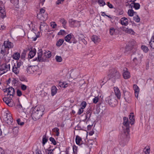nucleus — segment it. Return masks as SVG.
Here are the masks:
<instances>
[{
	"label": "nucleus",
	"mask_w": 154,
	"mask_h": 154,
	"mask_svg": "<svg viewBox=\"0 0 154 154\" xmlns=\"http://www.w3.org/2000/svg\"><path fill=\"white\" fill-rule=\"evenodd\" d=\"M45 108L42 106H35L33 109L32 116L35 119H40L43 114Z\"/></svg>",
	"instance_id": "f257e3e1"
},
{
	"label": "nucleus",
	"mask_w": 154,
	"mask_h": 154,
	"mask_svg": "<svg viewBox=\"0 0 154 154\" xmlns=\"http://www.w3.org/2000/svg\"><path fill=\"white\" fill-rule=\"evenodd\" d=\"M27 72L29 74H33L36 76L39 75L42 73L41 69L37 66H30L26 69Z\"/></svg>",
	"instance_id": "f03ea898"
},
{
	"label": "nucleus",
	"mask_w": 154,
	"mask_h": 154,
	"mask_svg": "<svg viewBox=\"0 0 154 154\" xmlns=\"http://www.w3.org/2000/svg\"><path fill=\"white\" fill-rule=\"evenodd\" d=\"M3 119L5 123L8 125H11L12 123L13 119L11 115L10 112L8 110L4 113Z\"/></svg>",
	"instance_id": "7ed1b4c3"
},
{
	"label": "nucleus",
	"mask_w": 154,
	"mask_h": 154,
	"mask_svg": "<svg viewBox=\"0 0 154 154\" xmlns=\"http://www.w3.org/2000/svg\"><path fill=\"white\" fill-rule=\"evenodd\" d=\"M10 65H7L5 63L0 64V75L6 72L10 69Z\"/></svg>",
	"instance_id": "20e7f679"
},
{
	"label": "nucleus",
	"mask_w": 154,
	"mask_h": 154,
	"mask_svg": "<svg viewBox=\"0 0 154 154\" xmlns=\"http://www.w3.org/2000/svg\"><path fill=\"white\" fill-rule=\"evenodd\" d=\"M106 102L112 106H114L117 103V101L114 96L111 95L106 99Z\"/></svg>",
	"instance_id": "39448f33"
},
{
	"label": "nucleus",
	"mask_w": 154,
	"mask_h": 154,
	"mask_svg": "<svg viewBox=\"0 0 154 154\" xmlns=\"http://www.w3.org/2000/svg\"><path fill=\"white\" fill-rule=\"evenodd\" d=\"M21 65V63L20 62H17V63L14 64L12 68V72L16 75L19 74Z\"/></svg>",
	"instance_id": "423d86ee"
},
{
	"label": "nucleus",
	"mask_w": 154,
	"mask_h": 154,
	"mask_svg": "<svg viewBox=\"0 0 154 154\" xmlns=\"http://www.w3.org/2000/svg\"><path fill=\"white\" fill-rule=\"evenodd\" d=\"M5 93L7 94V96L9 95V97L12 98L14 94V90L12 87L7 88L4 90Z\"/></svg>",
	"instance_id": "0eeeda50"
},
{
	"label": "nucleus",
	"mask_w": 154,
	"mask_h": 154,
	"mask_svg": "<svg viewBox=\"0 0 154 154\" xmlns=\"http://www.w3.org/2000/svg\"><path fill=\"white\" fill-rule=\"evenodd\" d=\"M108 76L110 78H112L114 77L116 78L120 76L119 73L116 71L115 69H111L109 71Z\"/></svg>",
	"instance_id": "6e6552de"
},
{
	"label": "nucleus",
	"mask_w": 154,
	"mask_h": 154,
	"mask_svg": "<svg viewBox=\"0 0 154 154\" xmlns=\"http://www.w3.org/2000/svg\"><path fill=\"white\" fill-rule=\"evenodd\" d=\"M123 125L126 127V132H125V134L127 137H129L128 134L129 132V122L128 119L127 118L125 117L123 118Z\"/></svg>",
	"instance_id": "1a4fd4ad"
},
{
	"label": "nucleus",
	"mask_w": 154,
	"mask_h": 154,
	"mask_svg": "<svg viewBox=\"0 0 154 154\" xmlns=\"http://www.w3.org/2000/svg\"><path fill=\"white\" fill-rule=\"evenodd\" d=\"M69 22L70 26L72 27H77L80 26V22L79 21L72 19H70Z\"/></svg>",
	"instance_id": "9d476101"
},
{
	"label": "nucleus",
	"mask_w": 154,
	"mask_h": 154,
	"mask_svg": "<svg viewBox=\"0 0 154 154\" xmlns=\"http://www.w3.org/2000/svg\"><path fill=\"white\" fill-rule=\"evenodd\" d=\"M0 53L2 55L5 56L9 53V50L4 45H0Z\"/></svg>",
	"instance_id": "9b49d317"
},
{
	"label": "nucleus",
	"mask_w": 154,
	"mask_h": 154,
	"mask_svg": "<svg viewBox=\"0 0 154 154\" xmlns=\"http://www.w3.org/2000/svg\"><path fill=\"white\" fill-rule=\"evenodd\" d=\"M122 75L123 78L125 79H129L131 77L130 73L127 68L124 69Z\"/></svg>",
	"instance_id": "f8f14e48"
},
{
	"label": "nucleus",
	"mask_w": 154,
	"mask_h": 154,
	"mask_svg": "<svg viewBox=\"0 0 154 154\" xmlns=\"http://www.w3.org/2000/svg\"><path fill=\"white\" fill-rule=\"evenodd\" d=\"M122 30L125 32L131 35H134L135 33L133 30L125 26H122Z\"/></svg>",
	"instance_id": "ddd939ff"
},
{
	"label": "nucleus",
	"mask_w": 154,
	"mask_h": 154,
	"mask_svg": "<svg viewBox=\"0 0 154 154\" xmlns=\"http://www.w3.org/2000/svg\"><path fill=\"white\" fill-rule=\"evenodd\" d=\"M4 45L8 50L10 48H13L14 45L13 43L9 41H5Z\"/></svg>",
	"instance_id": "4468645a"
},
{
	"label": "nucleus",
	"mask_w": 154,
	"mask_h": 154,
	"mask_svg": "<svg viewBox=\"0 0 154 154\" xmlns=\"http://www.w3.org/2000/svg\"><path fill=\"white\" fill-rule=\"evenodd\" d=\"M128 20L126 17H124L121 18L120 20V23L122 25L127 26L128 24Z\"/></svg>",
	"instance_id": "2eb2a0df"
},
{
	"label": "nucleus",
	"mask_w": 154,
	"mask_h": 154,
	"mask_svg": "<svg viewBox=\"0 0 154 154\" xmlns=\"http://www.w3.org/2000/svg\"><path fill=\"white\" fill-rule=\"evenodd\" d=\"M37 18L40 20H44L47 19L48 16L46 13L43 14L39 13L37 15Z\"/></svg>",
	"instance_id": "dca6fc26"
},
{
	"label": "nucleus",
	"mask_w": 154,
	"mask_h": 154,
	"mask_svg": "<svg viewBox=\"0 0 154 154\" xmlns=\"http://www.w3.org/2000/svg\"><path fill=\"white\" fill-rule=\"evenodd\" d=\"M11 98L10 97H4L3 98V100L8 106H12V102Z\"/></svg>",
	"instance_id": "f3484780"
},
{
	"label": "nucleus",
	"mask_w": 154,
	"mask_h": 154,
	"mask_svg": "<svg viewBox=\"0 0 154 154\" xmlns=\"http://www.w3.org/2000/svg\"><path fill=\"white\" fill-rule=\"evenodd\" d=\"M92 41L96 44H97L100 41V39L96 35H93L91 37Z\"/></svg>",
	"instance_id": "a211bd4d"
},
{
	"label": "nucleus",
	"mask_w": 154,
	"mask_h": 154,
	"mask_svg": "<svg viewBox=\"0 0 154 154\" xmlns=\"http://www.w3.org/2000/svg\"><path fill=\"white\" fill-rule=\"evenodd\" d=\"M114 90L115 95L117 98L119 99L121 97V94L119 89L117 87H116L114 88Z\"/></svg>",
	"instance_id": "6ab92c4d"
},
{
	"label": "nucleus",
	"mask_w": 154,
	"mask_h": 154,
	"mask_svg": "<svg viewBox=\"0 0 154 154\" xmlns=\"http://www.w3.org/2000/svg\"><path fill=\"white\" fill-rule=\"evenodd\" d=\"M133 88L134 91L135 97L137 98L139 92V88L137 85L135 84L133 85Z\"/></svg>",
	"instance_id": "aec40b11"
},
{
	"label": "nucleus",
	"mask_w": 154,
	"mask_h": 154,
	"mask_svg": "<svg viewBox=\"0 0 154 154\" xmlns=\"http://www.w3.org/2000/svg\"><path fill=\"white\" fill-rule=\"evenodd\" d=\"M75 141L77 144L80 145L82 144V141L81 137L77 135L76 136Z\"/></svg>",
	"instance_id": "412c9836"
},
{
	"label": "nucleus",
	"mask_w": 154,
	"mask_h": 154,
	"mask_svg": "<svg viewBox=\"0 0 154 154\" xmlns=\"http://www.w3.org/2000/svg\"><path fill=\"white\" fill-rule=\"evenodd\" d=\"M36 52V51L35 49L33 48L32 49L31 51H30L29 53L28 56L30 58H33L35 55Z\"/></svg>",
	"instance_id": "4be33fe9"
},
{
	"label": "nucleus",
	"mask_w": 154,
	"mask_h": 154,
	"mask_svg": "<svg viewBox=\"0 0 154 154\" xmlns=\"http://www.w3.org/2000/svg\"><path fill=\"white\" fill-rule=\"evenodd\" d=\"M20 57V53L18 52H15L13 54L12 56L13 59L15 60H19Z\"/></svg>",
	"instance_id": "5701e85b"
},
{
	"label": "nucleus",
	"mask_w": 154,
	"mask_h": 154,
	"mask_svg": "<svg viewBox=\"0 0 154 154\" xmlns=\"http://www.w3.org/2000/svg\"><path fill=\"white\" fill-rule=\"evenodd\" d=\"M130 6L131 8H134L137 10L139 9L140 6V5L138 3H132L130 5Z\"/></svg>",
	"instance_id": "b1692460"
},
{
	"label": "nucleus",
	"mask_w": 154,
	"mask_h": 154,
	"mask_svg": "<svg viewBox=\"0 0 154 154\" xmlns=\"http://www.w3.org/2000/svg\"><path fill=\"white\" fill-rule=\"evenodd\" d=\"M0 13L1 17L3 19L6 16V13L4 8L0 7Z\"/></svg>",
	"instance_id": "393cba45"
},
{
	"label": "nucleus",
	"mask_w": 154,
	"mask_h": 154,
	"mask_svg": "<svg viewBox=\"0 0 154 154\" xmlns=\"http://www.w3.org/2000/svg\"><path fill=\"white\" fill-rule=\"evenodd\" d=\"M117 30L113 27H111L109 29V33L111 35H116L117 33Z\"/></svg>",
	"instance_id": "a878e982"
},
{
	"label": "nucleus",
	"mask_w": 154,
	"mask_h": 154,
	"mask_svg": "<svg viewBox=\"0 0 154 154\" xmlns=\"http://www.w3.org/2000/svg\"><path fill=\"white\" fill-rule=\"evenodd\" d=\"M143 57V55H141L140 57V58H138V59H137V58L136 57H135L133 59V61L136 65L138 64L140 62L141 60Z\"/></svg>",
	"instance_id": "bb28decb"
},
{
	"label": "nucleus",
	"mask_w": 154,
	"mask_h": 154,
	"mask_svg": "<svg viewBox=\"0 0 154 154\" xmlns=\"http://www.w3.org/2000/svg\"><path fill=\"white\" fill-rule=\"evenodd\" d=\"M55 35V34L54 32H52L50 33L48 35L47 39L48 40L51 41L54 38Z\"/></svg>",
	"instance_id": "cd10ccee"
},
{
	"label": "nucleus",
	"mask_w": 154,
	"mask_h": 154,
	"mask_svg": "<svg viewBox=\"0 0 154 154\" xmlns=\"http://www.w3.org/2000/svg\"><path fill=\"white\" fill-rule=\"evenodd\" d=\"M129 123L131 125H133L134 123V115L133 113H131L129 115Z\"/></svg>",
	"instance_id": "c85d7f7f"
},
{
	"label": "nucleus",
	"mask_w": 154,
	"mask_h": 154,
	"mask_svg": "<svg viewBox=\"0 0 154 154\" xmlns=\"http://www.w3.org/2000/svg\"><path fill=\"white\" fill-rule=\"evenodd\" d=\"M38 58L39 61H43L42 56V51L41 50H39L38 52Z\"/></svg>",
	"instance_id": "c756f323"
},
{
	"label": "nucleus",
	"mask_w": 154,
	"mask_h": 154,
	"mask_svg": "<svg viewBox=\"0 0 154 154\" xmlns=\"http://www.w3.org/2000/svg\"><path fill=\"white\" fill-rule=\"evenodd\" d=\"M57 92V89L56 86H53L51 88V95L52 96L55 95Z\"/></svg>",
	"instance_id": "7c9ffc66"
},
{
	"label": "nucleus",
	"mask_w": 154,
	"mask_h": 154,
	"mask_svg": "<svg viewBox=\"0 0 154 154\" xmlns=\"http://www.w3.org/2000/svg\"><path fill=\"white\" fill-rule=\"evenodd\" d=\"M72 36L71 34H68L66 35L65 38V40L69 42L70 43H72V42H70V40L71 39Z\"/></svg>",
	"instance_id": "2f4dec72"
},
{
	"label": "nucleus",
	"mask_w": 154,
	"mask_h": 154,
	"mask_svg": "<svg viewBox=\"0 0 154 154\" xmlns=\"http://www.w3.org/2000/svg\"><path fill=\"white\" fill-rule=\"evenodd\" d=\"M47 28V26L46 24L45 23H43L42 24L40 27V29L41 30H44L45 29H46Z\"/></svg>",
	"instance_id": "473e14b6"
},
{
	"label": "nucleus",
	"mask_w": 154,
	"mask_h": 154,
	"mask_svg": "<svg viewBox=\"0 0 154 154\" xmlns=\"http://www.w3.org/2000/svg\"><path fill=\"white\" fill-rule=\"evenodd\" d=\"M64 42V40L63 39H60L56 43V46L57 47H60L61 46Z\"/></svg>",
	"instance_id": "72a5a7b5"
},
{
	"label": "nucleus",
	"mask_w": 154,
	"mask_h": 154,
	"mask_svg": "<svg viewBox=\"0 0 154 154\" xmlns=\"http://www.w3.org/2000/svg\"><path fill=\"white\" fill-rule=\"evenodd\" d=\"M110 78H108L106 77H105L103 79L100 80V83L101 85H103Z\"/></svg>",
	"instance_id": "f704fd0d"
},
{
	"label": "nucleus",
	"mask_w": 154,
	"mask_h": 154,
	"mask_svg": "<svg viewBox=\"0 0 154 154\" xmlns=\"http://www.w3.org/2000/svg\"><path fill=\"white\" fill-rule=\"evenodd\" d=\"M134 13H135V12H134L132 9H129L128 12V15L130 17L133 16Z\"/></svg>",
	"instance_id": "c9c22d12"
},
{
	"label": "nucleus",
	"mask_w": 154,
	"mask_h": 154,
	"mask_svg": "<svg viewBox=\"0 0 154 154\" xmlns=\"http://www.w3.org/2000/svg\"><path fill=\"white\" fill-rule=\"evenodd\" d=\"M52 131L53 132L55 133V135L58 136L59 135V129L57 128H55L53 129Z\"/></svg>",
	"instance_id": "e433bc0d"
},
{
	"label": "nucleus",
	"mask_w": 154,
	"mask_h": 154,
	"mask_svg": "<svg viewBox=\"0 0 154 154\" xmlns=\"http://www.w3.org/2000/svg\"><path fill=\"white\" fill-rule=\"evenodd\" d=\"M97 3L100 6H103L106 5L104 0H97Z\"/></svg>",
	"instance_id": "4c0bfd02"
},
{
	"label": "nucleus",
	"mask_w": 154,
	"mask_h": 154,
	"mask_svg": "<svg viewBox=\"0 0 154 154\" xmlns=\"http://www.w3.org/2000/svg\"><path fill=\"white\" fill-rule=\"evenodd\" d=\"M143 151L146 154H149L150 152V148L149 146H146L143 149Z\"/></svg>",
	"instance_id": "58836bf2"
},
{
	"label": "nucleus",
	"mask_w": 154,
	"mask_h": 154,
	"mask_svg": "<svg viewBox=\"0 0 154 154\" xmlns=\"http://www.w3.org/2000/svg\"><path fill=\"white\" fill-rule=\"evenodd\" d=\"M91 115V111L88 110V111L86 112V114L85 116V119H89Z\"/></svg>",
	"instance_id": "ea45409f"
},
{
	"label": "nucleus",
	"mask_w": 154,
	"mask_h": 154,
	"mask_svg": "<svg viewBox=\"0 0 154 154\" xmlns=\"http://www.w3.org/2000/svg\"><path fill=\"white\" fill-rule=\"evenodd\" d=\"M56 61L58 62H60L62 60V59L61 57L56 55L55 57Z\"/></svg>",
	"instance_id": "a19ab883"
},
{
	"label": "nucleus",
	"mask_w": 154,
	"mask_h": 154,
	"mask_svg": "<svg viewBox=\"0 0 154 154\" xmlns=\"http://www.w3.org/2000/svg\"><path fill=\"white\" fill-rule=\"evenodd\" d=\"M141 48L143 51L145 53L147 52L149 50L147 47L145 45H142L141 47Z\"/></svg>",
	"instance_id": "79ce46f5"
},
{
	"label": "nucleus",
	"mask_w": 154,
	"mask_h": 154,
	"mask_svg": "<svg viewBox=\"0 0 154 154\" xmlns=\"http://www.w3.org/2000/svg\"><path fill=\"white\" fill-rule=\"evenodd\" d=\"M154 42V37L152 36L149 42V45L151 47L153 48V43Z\"/></svg>",
	"instance_id": "37998d69"
},
{
	"label": "nucleus",
	"mask_w": 154,
	"mask_h": 154,
	"mask_svg": "<svg viewBox=\"0 0 154 154\" xmlns=\"http://www.w3.org/2000/svg\"><path fill=\"white\" fill-rule=\"evenodd\" d=\"M60 22L62 24L63 27L65 28V25L66 23V21L64 19H61L60 20Z\"/></svg>",
	"instance_id": "c03bdc74"
},
{
	"label": "nucleus",
	"mask_w": 154,
	"mask_h": 154,
	"mask_svg": "<svg viewBox=\"0 0 154 154\" xmlns=\"http://www.w3.org/2000/svg\"><path fill=\"white\" fill-rule=\"evenodd\" d=\"M134 20L136 22L138 23L140 22V19L138 16L137 15L134 17Z\"/></svg>",
	"instance_id": "a18cd8bd"
},
{
	"label": "nucleus",
	"mask_w": 154,
	"mask_h": 154,
	"mask_svg": "<svg viewBox=\"0 0 154 154\" xmlns=\"http://www.w3.org/2000/svg\"><path fill=\"white\" fill-rule=\"evenodd\" d=\"M50 26L52 28L55 29L57 27V25L55 22H52L50 23Z\"/></svg>",
	"instance_id": "49530a36"
},
{
	"label": "nucleus",
	"mask_w": 154,
	"mask_h": 154,
	"mask_svg": "<svg viewBox=\"0 0 154 154\" xmlns=\"http://www.w3.org/2000/svg\"><path fill=\"white\" fill-rule=\"evenodd\" d=\"M87 105V103L83 101L81 103V107L83 109H84Z\"/></svg>",
	"instance_id": "de8ad7c7"
},
{
	"label": "nucleus",
	"mask_w": 154,
	"mask_h": 154,
	"mask_svg": "<svg viewBox=\"0 0 154 154\" xmlns=\"http://www.w3.org/2000/svg\"><path fill=\"white\" fill-rule=\"evenodd\" d=\"M50 141L54 145L56 144V142L54 138L52 137H50L49 138Z\"/></svg>",
	"instance_id": "09e8293b"
},
{
	"label": "nucleus",
	"mask_w": 154,
	"mask_h": 154,
	"mask_svg": "<svg viewBox=\"0 0 154 154\" xmlns=\"http://www.w3.org/2000/svg\"><path fill=\"white\" fill-rule=\"evenodd\" d=\"M19 0H11V2L14 4V5H17L18 4Z\"/></svg>",
	"instance_id": "8fccbe9b"
},
{
	"label": "nucleus",
	"mask_w": 154,
	"mask_h": 154,
	"mask_svg": "<svg viewBox=\"0 0 154 154\" xmlns=\"http://www.w3.org/2000/svg\"><path fill=\"white\" fill-rule=\"evenodd\" d=\"M71 40L70 41V42H72V43H73L74 44H75L77 42V41L73 36H72Z\"/></svg>",
	"instance_id": "3c124183"
},
{
	"label": "nucleus",
	"mask_w": 154,
	"mask_h": 154,
	"mask_svg": "<svg viewBox=\"0 0 154 154\" xmlns=\"http://www.w3.org/2000/svg\"><path fill=\"white\" fill-rule=\"evenodd\" d=\"M99 100L98 97H96L93 99V103H97Z\"/></svg>",
	"instance_id": "603ef678"
},
{
	"label": "nucleus",
	"mask_w": 154,
	"mask_h": 154,
	"mask_svg": "<svg viewBox=\"0 0 154 154\" xmlns=\"http://www.w3.org/2000/svg\"><path fill=\"white\" fill-rule=\"evenodd\" d=\"M65 34V31L64 30H60L58 33V35H63Z\"/></svg>",
	"instance_id": "864d4df0"
},
{
	"label": "nucleus",
	"mask_w": 154,
	"mask_h": 154,
	"mask_svg": "<svg viewBox=\"0 0 154 154\" xmlns=\"http://www.w3.org/2000/svg\"><path fill=\"white\" fill-rule=\"evenodd\" d=\"M83 112V109H82L81 108H79L78 111L77 112V114L79 115H81L82 114Z\"/></svg>",
	"instance_id": "5fc2aeb1"
},
{
	"label": "nucleus",
	"mask_w": 154,
	"mask_h": 154,
	"mask_svg": "<svg viewBox=\"0 0 154 154\" xmlns=\"http://www.w3.org/2000/svg\"><path fill=\"white\" fill-rule=\"evenodd\" d=\"M47 141V139L44 136L42 139V144L44 145Z\"/></svg>",
	"instance_id": "6e6d98bb"
},
{
	"label": "nucleus",
	"mask_w": 154,
	"mask_h": 154,
	"mask_svg": "<svg viewBox=\"0 0 154 154\" xmlns=\"http://www.w3.org/2000/svg\"><path fill=\"white\" fill-rule=\"evenodd\" d=\"M21 88L24 91L26 89L27 86L24 85L22 84L21 85Z\"/></svg>",
	"instance_id": "4d7b16f0"
},
{
	"label": "nucleus",
	"mask_w": 154,
	"mask_h": 154,
	"mask_svg": "<svg viewBox=\"0 0 154 154\" xmlns=\"http://www.w3.org/2000/svg\"><path fill=\"white\" fill-rule=\"evenodd\" d=\"M77 147L76 146H75V145L73 146V152L74 153H77Z\"/></svg>",
	"instance_id": "13d9d810"
},
{
	"label": "nucleus",
	"mask_w": 154,
	"mask_h": 154,
	"mask_svg": "<svg viewBox=\"0 0 154 154\" xmlns=\"http://www.w3.org/2000/svg\"><path fill=\"white\" fill-rule=\"evenodd\" d=\"M54 149H48L47 152V154H53V151Z\"/></svg>",
	"instance_id": "bf43d9fd"
},
{
	"label": "nucleus",
	"mask_w": 154,
	"mask_h": 154,
	"mask_svg": "<svg viewBox=\"0 0 154 154\" xmlns=\"http://www.w3.org/2000/svg\"><path fill=\"white\" fill-rule=\"evenodd\" d=\"M65 82H60L59 83V85L60 87H63V86H64V84L65 83Z\"/></svg>",
	"instance_id": "052dcab7"
},
{
	"label": "nucleus",
	"mask_w": 154,
	"mask_h": 154,
	"mask_svg": "<svg viewBox=\"0 0 154 154\" xmlns=\"http://www.w3.org/2000/svg\"><path fill=\"white\" fill-rule=\"evenodd\" d=\"M17 122L19 125H23L24 124L23 122H20V119L17 120Z\"/></svg>",
	"instance_id": "680f3d73"
},
{
	"label": "nucleus",
	"mask_w": 154,
	"mask_h": 154,
	"mask_svg": "<svg viewBox=\"0 0 154 154\" xmlns=\"http://www.w3.org/2000/svg\"><path fill=\"white\" fill-rule=\"evenodd\" d=\"M17 95L19 96H20L22 95L21 91L19 90H18L17 91Z\"/></svg>",
	"instance_id": "e2e57ef3"
},
{
	"label": "nucleus",
	"mask_w": 154,
	"mask_h": 154,
	"mask_svg": "<svg viewBox=\"0 0 154 154\" xmlns=\"http://www.w3.org/2000/svg\"><path fill=\"white\" fill-rule=\"evenodd\" d=\"M45 10L44 9L42 8L40 9V11L39 12V13L41 14H44L45 13Z\"/></svg>",
	"instance_id": "0e129e2a"
},
{
	"label": "nucleus",
	"mask_w": 154,
	"mask_h": 154,
	"mask_svg": "<svg viewBox=\"0 0 154 154\" xmlns=\"http://www.w3.org/2000/svg\"><path fill=\"white\" fill-rule=\"evenodd\" d=\"M64 0H57L56 2V4L57 5H59L62 3Z\"/></svg>",
	"instance_id": "69168bd1"
},
{
	"label": "nucleus",
	"mask_w": 154,
	"mask_h": 154,
	"mask_svg": "<svg viewBox=\"0 0 154 154\" xmlns=\"http://www.w3.org/2000/svg\"><path fill=\"white\" fill-rule=\"evenodd\" d=\"M106 4L109 8H113L112 5L109 2H107Z\"/></svg>",
	"instance_id": "338daca9"
},
{
	"label": "nucleus",
	"mask_w": 154,
	"mask_h": 154,
	"mask_svg": "<svg viewBox=\"0 0 154 154\" xmlns=\"http://www.w3.org/2000/svg\"><path fill=\"white\" fill-rule=\"evenodd\" d=\"M0 154H4V150L1 147H0Z\"/></svg>",
	"instance_id": "774afa93"
}]
</instances>
